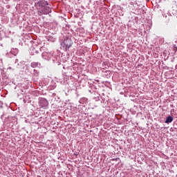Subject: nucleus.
<instances>
[{
  "label": "nucleus",
  "mask_w": 177,
  "mask_h": 177,
  "mask_svg": "<svg viewBox=\"0 0 177 177\" xmlns=\"http://www.w3.org/2000/svg\"><path fill=\"white\" fill-rule=\"evenodd\" d=\"M51 10L50 7H45L44 10H43V15H48V13H50Z\"/></svg>",
  "instance_id": "2"
},
{
  "label": "nucleus",
  "mask_w": 177,
  "mask_h": 177,
  "mask_svg": "<svg viewBox=\"0 0 177 177\" xmlns=\"http://www.w3.org/2000/svg\"><path fill=\"white\" fill-rule=\"evenodd\" d=\"M113 161H115V159H113Z\"/></svg>",
  "instance_id": "7"
},
{
  "label": "nucleus",
  "mask_w": 177,
  "mask_h": 177,
  "mask_svg": "<svg viewBox=\"0 0 177 177\" xmlns=\"http://www.w3.org/2000/svg\"><path fill=\"white\" fill-rule=\"evenodd\" d=\"M37 5H39V6H41V8H46V5H48V3L46 1H39L37 3Z\"/></svg>",
  "instance_id": "3"
},
{
  "label": "nucleus",
  "mask_w": 177,
  "mask_h": 177,
  "mask_svg": "<svg viewBox=\"0 0 177 177\" xmlns=\"http://www.w3.org/2000/svg\"><path fill=\"white\" fill-rule=\"evenodd\" d=\"M172 121H174V118H172V117L171 116H168L166 119V124H169V122H172Z\"/></svg>",
  "instance_id": "4"
},
{
  "label": "nucleus",
  "mask_w": 177,
  "mask_h": 177,
  "mask_svg": "<svg viewBox=\"0 0 177 177\" xmlns=\"http://www.w3.org/2000/svg\"><path fill=\"white\" fill-rule=\"evenodd\" d=\"M174 52H177V47L176 46L174 47Z\"/></svg>",
  "instance_id": "6"
},
{
  "label": "nucleus",
  "mask_w": 177,
  "mask_h": 177,
  "mask_svg": "<svg viewBox=\"0 0 177 177\" xmlns=\"http://www.w3.org/2000/svg\"><path fill=\"white\" fill-rule=\"evenodd\" d=\"M39 16H41V15H44V10H42L41 12H39Z\"/></svg>",
  "instance_id": "5"
},
{
  "label": "nucleus",
  "mask_w": 177,
  "mask_h": 177,
  "mask_svg": "<svg viewBox=\"0 0 177 177\" xmlns=\"http://www.w3.org/2000/svg\"><path fill=\"white\" fill-rule=\"evenodd\" d=\"M64 45L65 46L66 50H68L73 46V41H71V39L67 38L64 41Z\"/></svg>",
  "instance_id": "1"
}]
</instances>
